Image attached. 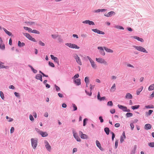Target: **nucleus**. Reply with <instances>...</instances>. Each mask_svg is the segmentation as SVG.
Returning <instances> with one entry per match:
<instances>
[{
  "label": "nucleus",
  "mask_w": 154,
  "mask_h": 154,
  "mask_svg": "<svg viewBox=\"0 0 154 154\" xmlns=\"http://www.w3.org/2000/svg\"><path fill=\"white\" fill-rule=\"evenodd\" d=\"M132 38L134 39L137 40L138 41H140L141 42H144V40L143 38L137 36H133L132 37Z\"/></svg>",
  "instance_id": "16"
},
{
  "label": "nucleus",
  "mask_w": 154,
  "mask_h": 154,
  "mask_svg": "<svg viewBox=\"0 0 154 154\" xmlns=\"http://www.w3.org/2000/svg\"><path fill=\"white\" fill-rule=\"evenodd\" d=\"M14 94L17 97H20V95H19V94L18 93L15 92L14 93Z\"/></svg>",
  "instance_id": "57"
},
{
  "label": "nucleus",
  "mask_w": 154,
  "mask_h": 154,
  "mask_svg": "<svg viewBox=\"0 0 154 154\" xmlns=\"http://www.w3.org/2000/svg\"><path fill=\"white\" fill-rule=\"evenodd\" d=\"M118 140H116L115 142V148L116 149L118 146Z\"/></svg>",
  "instance_id": "48"
},
{
  "label": "nucleus",
  "mask_w": 154,
  "mask_h": 154,
  "mask_svg": "<svg viewBox=\"0 0 154 154\" xmlns=\"http://www.w3.org/2000/svg\"><path fill=\"white\" fill-rule=\"evenodd\" d=\"M133 116V114L131 112H127L126 114V117L127 118L130 117L132 116Z\"/></svg>",
  "instance_id": "34"
},
{
  "label": "nucleus",
  "mask_w": 154,
  "mask_h": 154,
  "mask_svg": "<svg viewBox=\"0 0 154 154\" xmlns=\"http://www.w3.org/2000/svg\"><path fill=\"white\" fill-rule=\"evenodd\" d=\"M96 61H97L98 62L100 63H104L105 65H106L107 64V63L106 61H105L103 59L101 58H96Z\"/></svg>",
  "instance_id": "7"
},
{
  "label": "nucleus",
  "mask_w": 154,
  "mask_h": 154,
  "mask_svg": "<svg viewBox=\"0 0 154 154\" xmlns=\"http://www.w3.org/2000/svg\"><path fill=\"white\" fill-rule=\"evenodd\" d=\"M87 58L89 60L92 68L94 69H96L97 68V66L95 63L90 58V57L88 56L87 57Z\"/></svg>",
  "instance_id": "3"
},
{
  "label": "nucleus",
  "mask_w": 154,
  "mask_h": 154,
  "mask_svg": "<svg viewBox=\"0 0 154 154\" xmlns=\"http://www.w3.org/2000/svg\"><path fill=\"white\" fill-rule=\"evenodd\" d=\"M110 112L112 114H114L115 112V110L114 109H111L110 110Z\"/></svg>",
  "instance_id": "59"
},
{
  "label": "nucleus",
  "mask_w": 154,
  "mask_h": 154,
  "mask_svg": "<svg viewBox=\"0 0 154 154\" xmlns=\"http://www.w3.org/2000/svg\"><path fill=\"white\" fill-rule=\"evenodd\" d=\"M35 78L38 80H39L41 81L42 82V76L39 74H37L35 77Z\"/></svg>",
  "instance_id": "17"
},
{
  "label": "nucleus",
  "mask_w": 154,
  "mask_h": 154,
  "mask_svg": "<svg viewBox=\"0 0 154 154\" xmlns=\"http://www.w3.org/2000/svg\"><path fill=\"white\" fill-rule=\"evenodd\" d=\"M118 106L120 109L122 110L124 112H125L126 109H127V107L126 106L119 104L118 105Z\"/></svg>",
  "instance_id": "15"
},
{
  "label": "nucleus",
  "mask_w": 154,
  "mask_h": 154,
  "mask_svg": "<svg viewBox=\"0 0 154 154\" xmlns=\"http://www.w3.org/2000/svg\"><path fill=\"white\" fill-rule=\"evenodd\" d=\"M74 82L76 85L79 86L81 85V79H74Z\"/></svg>",
  "instance_id": "14"
},
{
  "label": "nucleus",
  "mask_w": 154,
  "mask_h": 154,
  "mask_svg": "<svg viewBox=\"0 0 154 154\" xmlns=\"http://www.w3.org/2000/svg\"><path fill=\"white\" fill-rule=\"evenodd\" d=\"M54 87L55 88L56 91L57 92H58L60 90V88L57 85H56L55 84L54 85Z\"/></svg>",
  "instance_id": "41"
},
{
  "label": "nucleus",
  "mask_w": 154,
  "mask_h": 154,
  "mask_svg": "<svg viewBox=\"0 0 154 154\" xmlns=\"http://www.w3.org/2000/svg\"><path fill=\"white\" fill-rule=\"evenodd\" d=\"M9 67L8 66H5L2 65H0V69L2 68L8 69Z\"/></svg>",
  "instance_id": "33"
},
{
  "label": "nucleus",
  "mask_w": 154,
  "mask_h": 154,
  "mask_svg": "<svg viewBox=\"0 0 154 154\" xmlns=\"http://www.w3.org/2000/svg\"><path fill=\"white\" fill-rule=\"evenodd\" d=\"M140 106L139 105H137L132 106H131V108L133 110H134L135 109H138V108H139Z\"/></svg>",
  "instance_id": "30"
},
{
  "label": "nucleus",
  "mask_w": 154,
  "mask_h": 154,
  "mask_svg": "<svg viewBox=\"0 0 154 154\" xmlns=\"http://www.w3.org/2000/svg\"><path fill=\"white\" fill-rule=\"evenodd\" d=\"M85 82L86 84H88L89 82V78L88 77H86L85 79Z\"/></svg>",
  "instance_id": "40"
},
{
  "label": "nucleus",
  "mask_w": 154,
  "mask_h": 154,
  "mask_svg": "<svg viewBox=\"0 0 154 154\" xmlns=\"http://www.w3.org/2000/svg\"><path fill=\"white\" fill-rule=\"evenodd\" d=\"M27 23L29 25H35V22L32 21L28 22Z\"/></svg>",
  "instance_id": "50"
},
{
  "label": "nucleus",
  "mask_w": 154,
  "mask_h": 154,
  "mask_svg": "<svg viewBox=\"0 0 154 154\" xmlns=\"http://www.w3.org/2000/svg\"><path fill=\"white\" fill-rule=\"evenodd\" d=\"M18 45L20 47H23L25 45V44L24 42L21 43L20 41H19L18 42Z\"/></svg>",
  "instance_id": "24"
},
{
  "label": "nucleus",
  "mask_w": 154,
  "mask_h": 154,
  "mask_svg": "<svg viewBox=\"0 0 154 154\" xmlns=\"http://www.w3.org/2000/svg\"><path fill=\"white\" fill-rule=\"evenodd\" d=\"M133 47L135 48L137 50L145 53H147V51L143 47L141 46H137L133 45Z\"/></svg>",
  "instance_id": "1"
},
{
  "label": "nucleus",
  "mask_w": 154,
  "mask_h": 154,
  "mask_svg": "<svg viewBox=\"0 0 154 154\" xmlns=\"http://www.w3.org/2000/svg\"><path fill=\"white\" fill-rule=\"evenodd\" d=\"M58 40L59 42L60 43L62 42H63V39L61 38H60V37H59L58 38Z\"/></svg>",
  "instance_id": "54"
},
{
  "label": "nucleus",
  "mask_w": 154,
  "mask_h": 154,
  "mask_svg": "<svg viewBox=\"0 0 154 154\" xmlns=\"http://www.w3.org/2000/svg\"><path fill=\"white\" fill-rule=\"evenodd\" d=\"M9 88L10 89H11L13 90L14 89H15V87L13 85H11L9 86Z\"/></svg>",
  "instance_id": "62"
},
{
  "label": "nucleus",
  "mask_w": 154,
  "mask_h": 154,
  "mask_svg": "<svg viewBox=\"0 0 154 154\" xmlns=\"http://www.w3.org/2000/svg\"><path fill=\"white\" fill-rule=\"evenodd\" d=\"M132 97H133L131 94L129 93H127L126 94L125 96L126 98L131 99H132Z\"/></svg>",
  "instance_id": "20"
},
{
  "label": "nucleus",
  "mask_w": 154,
  "mask_h": 154,
  "mask_svg": "<svg viewBox=\"0 0 154 154\" xmlns=\"http://www.w3.org/2000/svg\"><path fill=\"white\" fill-rule=\"evenodd\" d=\"M114 27L120 29H124V28L122 26L119 25H116Z\"/></svg>",
  "instance_id": "35"
},
{
  "label": "nucleus",
  "mask_w": 154,
  "mask_h": 154,
  "mask_svg": "<svg viewBox=\"0 0 154 154\" xmlns=\"http://www.w3.org/2000/svg\"><path fill=\"white\" fill-rule=\"evenodd\" d=\"M116 14V13L113 11L109 12L107 14H105L104 16L106 17H111L112 15H114Z\"/></svg>",
  "instance_id": "11"
},
{
  "label": "nucleus",
  "mask_w": 154,
  "mask_h": 154,
  "mask_svg": "<svg viewBox=\"0 0 154 154\" xmlns=\"http://www.w3.org/2000/svg\"><path fill=\"white\" fill-rule=\"evenodd\" d=\"M72 106H73V111H75L77 109V107L76 105L74 103L72 104Z\"/></svg>",
  "instance_id": "36"
},
{
  "label": "nucleus",
  "mask_w": 154,
  "mask_h": 154,
  "mask_svg": "<svg viewBox=\"0 0 154 154\" xmlns=\"http://www.w3.org/2000/svg\"><path fill=\"white\" fill-rule=\"evenodd\" d=\"M116 89V84L115 83H114L113 85L112 86L111 88L110 91H111L114 92L115 91Z\"/></svg>",
  "instance_id": "26"
},
{
  "label": "nucleus",
  "mask_w": 154,
  "mask_h": 154,
  "mask_svg": "<svg viewBox=\"0 0 154 154\" xmlns=\"http://www.w3.org/2000/svg\"><path fill=\"white\" fill-rule=\"evenodd\" d=\"M153 112V110H149L148 112H146V117H148L150 115H151Z\"/></svg>",
  "instance_id": "25"
},
{
  "label": "nucleus",
  "mask_w": 154,
  "mask_h": 154,
  "mask_svg": "<svg viewBox=\"0 0 154 154\" xmlns=\"http://www.w3.org/2000/svg\"><path fill=\"white\" fill-rule=\"evenodd\" d=\"M82 23L84 24H88L89 25H94V23L92 21L89 20H85L82 22Z\"/></svg>",
  "instance_id": "10"
},
{
  "label": "nucleus",
  "mask_w": 154,
  "mask_h": 154,
  "mask_svg": "<svg viewBox=\"0 0 154 154\" xmlns=\"http://www.w3.org/2000/svg\"><path fill=\"white\" fill-rule=\"evenodd\" d=\"M85 92L86 94L88 95L89 96H91V95L92 93L91 91H90V93H89L88 91H87L86 90H85Z\"/></svg>",
  "instance_id": "55"
},
{
  "label": "nucleus",
  "mask_w": 154,
  "mask_h": 154,
  "mask_svg": "<svg viewBox=\"0 0 154 154\" xmlns=\"http://www.w3.org/2000/svg\"><path fill=\"white\" fill-rule=\"evenodd\" d=\"M151 125L149 124H146L145 125V128L146 130H149L151 128Z\"/></svg>",
  "instance_id": "22"
},
{
  "label": "nucleus",
  "mask_w": 154,
  "mask_h": 154,
  "mask_svg": "<svg viewBox=\"0 0 154 154\" xmlns=\"http://www.w3.org/2000/svg\"><path fill=\"white\" fill-rule=\"evenodd\" d=\"M145 107L146 109H152L154 108L153 106H151L150 105H146L145 106Z\"/></svg>",
  "instance_id": "51"
},
{
  "label": "nucleus",
  "mask_w": 154,
  "mask_h": 154,
  "mask_svg": "<svg viewBox=\"0 0 154 154\" xmlns=\"http://www.w3.org/2000/svg\"><path fill=\"white\" fill-rule=\"evenodd\" d=\"M148 146L151 147H154V142H151L148 143Z\"/></svg>",
  "instance_id": "42"
},
{
  "label": "nucleus",
  "mask_w": 154,
  "mask_h": 154,
  "mask_svg": "<svg viewBox=\"0 0 154 154\" xmlns=\"http://www.w3.org/2000/svg\"><path fill=\"white\" fill-rule=\"evenodd\" d=\"M4 30V31H5V33L7 34L9 36H12V33L9 32L6 29L4 28H2Z\"/></svg>",
  "instance_id": "19"
},
{
  "label": "nucleus",
  "mask_w": 154,
  "mask_h": 154,
  "mask_svg": "<svg viewBox=\"0 0 154 154\" xmlns=\"http://www.w3.org/2000/svg\"><path fill=\"white\" fill-rule=\"evenodd\" d=\"M96 143L97 146L99 149L101 151H103V149L101 147V144L99 142L98 140H96Z\"/></svg>",
  "instance_id": "13"
},
{
  "label": "nucleus",
  "mask_w": 154,
  "mask_h": 154,
  "mask_svg": "<svg viewBox=\"0 0 154 154\" xmlns=\"http://www.w3.org/2000/svg\"><path fill=\"white\" fill-rule=\"evenodd\" d=\"M130 126L131 130H133L134 128V125L133 123H131L130 124Z\"/></svg>",
  "instance_id": "60"
},
{
  "label": "nucleus",
  "mask_w": 154,
  "mask_h": 154,
  "mask_svg": "<svg viewBox=\"0 0 154 154\" xmlns=\"http://www.w3.org/2000/svg\"><path fill=\"white\" fill-rule=\"evenodd\" d=\"M124 141V138L123 137L121 136L120 137V141L121 143H122Z\"/></svg>",
  "instance_id": "63"
},
{
  "label": "nucleus",
  "mask_w": 154,
  "mask_h": 154,
  "mask_svg": "<svg viewBox=\"0 0 154 154\" xmlns=\"http://www.w3.org/2000/svg\"><path fill=\"white\" fill-rule=\"evenodd\" d=\"M48 64H49V65L50 66H51V67H54V65L53 63L51 62L50 61H49L48 62Z\"/></svg>",
  "instance_id": "47"
},
{
  "label": "nucleus",
  "mask_w": 154,
  "mask_h": 154,
  "mask_svg": "<svg viewBox=\"0 0 154 154\" xmlns=\"http://www.w3.org/2000/svg\"><path fill=\"white\" fill-rule=\"evenodd\" d=\"M111 133L112 134V140L113 141L114 140V138L115 137V134H114V133L112 132H111Z\"/></svg>",
  "instance_id": "49"
},
{
  "label": "nucleus",
  "mask_w": 154,
  "mask_h": 154,
  "mask_svg": "<svg viewBox=\"0 0 154 154\" xmlns=\"http://www.w3.org/2000/svg\"><path fill=\"white\" fill-rule=\"evenodd\" d=\"M23 34L29 40L32 37L28 33H23Z\"/></svg>",
  "instance_id": "21"
},
{
  "label": "nucleus",
  "mask_w": 154,
  "mask_h": 154,
  "mask_svg": "<svg viewBox=\"0 0 154 154\" xmlns=\"http://www.w3.org/2000/svg\"><path fill=\"white\" fill-rule=\"evenodd\" d=\"M75 60L77 63L79 65H82V63L80 57L76 54H75L73 56Z\"/></svg>",
  "instance_id": "5"
},
{
  "label": "nucleus",
  "mask_w": 154,
  "mask_h": 154,
  "mask_svg": "<svg viewBox=\"0 0 154 154\" xmlns=\"http://www.w3.org/2000/svg\"><path fill=\"white\" fill-rule=\"evenodd\" d=\"M143 87H142V88H139L137 91V94L138 95L140 94V93L141 91L143 89Z\"/></svg>",
  "instance_id": "37"
},
{
  "label": "nucleus",
  "mask_w": 154,
  "mask_h": 154,
  "mask_svg": "<svg viewBox=\"0 0 154 154\" xmlns=\"http://www.w3.org/2000/svg\"><path fill=\"white\" fill-rule=\"evenodd\" d=\"M81 137L82 139H87L88 137L87 135L85 134H81Z\"/></svg>",
  "instance_id": "28"
},
{
  "label": "nucleus",
  "mask_w": 154,
  "mask_h": 154,
  "mask_svg": "<svg viewBox=\"0 0 154 154\" xmlns=\"http://www.w3.org/2000/svg\"><path fill=\"white\" fill-rule=\"evenodd\" d=\"M104 48L106 51L108 52L112 53L113 52V50H112L111 49H108L106 47H104Z\"/></svg>",
  "instance_id": "31"
},
{
  "label": "nucleus",
  "mask_w": 154,
  "mask_h": 154,
  "mask_svg": "<svg viewBox=\"0 0 154 154\" xmlns=\"http://www.w3.org/2000/svg\"><path fill=\"white\" fill-rule=\"evenodd\" d=\"M99 119L100 121V122L101 123H102L103 122V117L102 116H100L99 117Z\"/></svg>",
  "instance_id": "53"
},
{
  "label": "nucleus",
  "mask_w": 154,
  "mask_h": 154,
  "mask_svg": "<svg viewBox=\"0 0 154 154\" xmlns=\"http://www.w3.org/2000/svg\"><path fill=\"white\" fill-rule=\"evenodd\" d=\"M51 59L54 60V61L59 64V61L57 57H54L53 55H50Z\"/></svg>",
  "instance_id": "12"
},
{
  "label": "nucleus",
  "mask_w": 154,
  "mask_h": 154,
  "mask_svg": "<svg viewBox=\"0 0 154 154\" xmlns=\"http://www.w3.org/2000/svg\"><path fill=\"white\" fill-rule=\"evenodd\" d=\"M14 128L13 127H11L10 130V133H12L14 131Z\"/></svg>",
  "instance_id": "61"
},
{
  "label": "nucleus",
  "mask_w": 154,
  "mask_h": 154,
  "mask_svg": "<svg viewBox=\"0 0 154 154\" xmlns=\"http://www.w3.org/2000/svg\"><path fill=\"white\" fill-rule=\"evenodd\" d=\"M51 36L53 38L55 39L58 36V35L56 34H53L51 35Z\"/></svg>",
  "instance_id": "52"
},
{
  "label": "nucleus",
  "mask_w": 154,
  "mask_h": 154,
  "mask_svg": "<svg viewBox=\"0 0 154 154\" xmlns=\"http://www.w3.org/2000/svg\"><path fill=\"white\" fill-rule=\"evenodd\" d=\"M2 43H1L0 44V48L2 50H4L5 48V45L4 44H3L2 45Z\"/></svg>",
  "instance_id": "32"
},
{
  "label": "nucleus",
  "mask_w": 154,
  "mask_h": 154,
  "mask_svg": "<svg viewBox=\"0 0 154 154\" xmlns=\"http://www.w3.org/2000/svg\"><path fill=\"white\" fill-rule=\"evenodd\" d=\"M0 97L1 98L2 100H4V98H5L4 96V94L3 93V92H2V91H0Z\"/></svg>",
  "instance_id": "38"
},
{
  "label": "nucleus",
  "mask_w": 154,
  "mask_h": 154,
  "mask_svg": "<svg viewBox=\"0 0 154 154\" xmlns=\"http://www.w3.org/2000/svg\"><path fill=\"white\" fill-rule=\"evenodd\" d=\"M31 141L32 147L34 149H35L37 146V139L36 138H32Z\"/></svg>",
  "instance_id": "2"
},
{
  "label": "nucleus",
  "mask_w": 154,
  "mask_h": 154,
  "mask_svg": "<svg viewBox=\"0 0 154 154\" xmlns=\"http://www.w3.org/2000/svg\"><path fill=\"white\" fill-rule=\"evenodd\" d=\"M107 105L108 106H113V103L112 101H109L107 103Z\"/></svg>",
  "instance_id": "39"
},
{
  "label": "nucleus",
  "mask_w": 154,
  "mask_h": 154,
  "mask_svg": "<svg viewBox=\"0 0 154 154\" xmlns=\"http://www.w3.org/2000/svg\"><path fill=\"white\" fill-rule=\"evenodd\" d=\"M148 90L149 91L154 90V84L150 85L148 88Z\"/></svg>",
  "instance_id": "27"
},
{
  "label": "nucleus",
  "mask_w": 154,
  "mask_h": 154,
  "mask_svg": "<svg viewBox=\"0 0 154 154\" xmlns=\"http://www.w3.org/2000/svg\"><path fill=\"white\" fill-rule=\"evenodd\" d=\"M101 97L100 96V92H98L97 96V98L98 100H99L100 99V98H101Z\"/></svg>",
  "instance_id": "58"
},
{
  "label": "nucleus",
  "mask_w": 154,
  "mask_h": 154,
  "mask_svg": "<svg viewBox=\"0 0 154 154\" xmlns=\"http://www.w3.org/2000/svg\"><path fill=\"white\" fill-rule=\"evenodd\" d=\"M38 44L42 46H44L45 45V43L42 42L41 41H39L38 42Z\"/></svg>",
  "instance_id": "46"
},
{
  "label": "nucleus",
  "mask_w": 154,
  "mask_h": 154,
  "mask_svg": "<svg viewBox=\"0 0 154 154\" xmlns=\"http://www.w3.org/2000/svg\"><path fill=\"white\" fill-rule=\"evenodd\" d=\"M32 33L38 34H40V32L38 31L35 29L33 30Z\"/></svg>",
  "instance_id": "43"
},
{
  "label": "nucleus",
  "mask_w": 154,
  "mask_h": 154,
  "mask_svg": "<svg viewBox=\"0 0 154 154\" xmlns=\"http://www.w3.org/2000/svg\"><path fill=\"white\" fill-rule=\"evenodd\" d=\"M29 119L31 121H33L34 120V119L32 116L31 114L29 115Z\"/></svg>",
  "instance_id": "56"
},
{
  "label": "nucleus",
  "mask_w": 154,
  "mask_h": 154,
  "mask_svg": "<svg viewBox=\"0 0 154 154\" xmlns=\"http://www.w3.org/2000/svg\"><path fill=\"white\" fill-rule=\"evenodd\" d=\"M39 134L41 135L43 137H46L48 135V134L46 132H43L42 131L40 132Z\"/></svg>",
  "instance_id": "18"
},
{
  "label": "nucleus",
  "mask_w": 154,
  "mask_h": 154,
  "mask_svg": "<svg viewBox=\"0 0 154 154\" xmlns=\"http://www.w3.org/2000/svg\"><path fill=\"white\" fill-rule=\"evenodd\" d=\"M104 130L107 135L109 134V129L108 128H105L104 129Z\"/></svg>",
  "instance_id": "29"
},
{
  "label": "nucleus",
  "mask_w": 154,
  "mask_h": 154,
  "mask_svg": "<svg viewBox=\"0 0 154 154\" xmlns=\"http://www.w3.org/2000/svg\"><path fill=\"white\" fill-rule=\"evenodd\" d=\"M97 49L99 50V52L101 55L103 56H104L105 55V53L103 47H98Z\"/></svg>",
  "instance_id": "9"
},
{
  "label": "nucleus",
  "mask_w": 154,
  "mask_h": 154,
  "mask_svg": "<svg viewBox=\"0 0 154 154\" xmlns=\"http://www.w3.org/2000/svg\"><path fill=\"white\" fill-rule=\"evenodd\" d=\"M88 120V119L87 118L85 119L83 121V125L85 126L86 124V122Z\"/></svg>",
  "instance_id": "45"
},
{
  "label": "nucleus",
  "mask_w": 154,
  "mask_h": 154,
  "mask_svg": "<svg viewBox=\"0 0 154 154\" xmlns=\"http://www.w3.org/2000/svg\"><path fill=\"white\" fill-rule=\"evenodd\" d=\"M72 133L74 137L76 140L78 142H80L81 141V139L79 136L78 133L75 132L74 130H72Z\"/></svg>",
  "instance_id": "6"
},
{
  "label": "nucleus",
  "mask_w": 154,
  "mask_h": 154,
  "mask_svg": "<svg viewBox=\"0 0 154 154\" xmlns=\"http://www.w3.org/2000/svg\"><path fill=\"white\" fill-rule=\"evenodd\" d=\"M65 45L67 46H68L69 47L71 48H75L77 49H79V47L77 45L74 44L68 43H66Z\"/></svg>",
  "instance_id": "4"
},
{
  "label": "nucleus",
  "mask_w": 154,
  "mask_h": 154,
  "mask_svg": "<svg viewBox=\"0 0 154 154\" xmlns=\"http://www.w3.org/2000/svg\"><path fill=\"white\" fill-rule=\"evenodd\" d=\"M30 40L34 42H37L36 40L34 38H32V37Z\"/></svg>",
  "instance_id": "64"
},
{
  "label": "nucleus",
  "mask_w": 154,
  "mask_h": 154,
  "mask_svg": "<svg viewBox=\"0 0 154 154\" xmlns=\"http://www.w3.org/2000/svg\"><path fill=\"white\" fill-rule=\"evenodd\" d=\"M44 143L45 144V146L46 149L49 152L51 151V146L50 145L48 142L47 140H45Z\"/></svg>",
  "instance_id": "8"
},
{
  "label": "nucleus",
  "mask_w": 154,
  "mask_h": 154,
  "mask_svg": "<svg viewBox=\"0 0 154 154\" xmlns=\"http://www.w3.org/2000/svg\"><path fill=\"white\" fill-rule=\"evenodd\" d=\"M28 66L31 68L32 71L34 73H36L37 72V70L36 69H35L32 66L30 65H28Z\"/></svg>",
  "instance_id": "23"
},
{
  "label": "nucleus",
  "mask_w": 154,
  "mask_h": 154,
  "mask_svg": "<svg viewBox=\"0 0 154 154\" xmlns=\"http://www.w3.org/2000/svg\"><path fill=\"white\" fill-rule=\"evenodd\" d=\"M97 33L99 34L104 35L105 34V33L102 31H101L99 30L98 29Z\"/></svg>",
  "instance_id": "44"
}]
</instances>
